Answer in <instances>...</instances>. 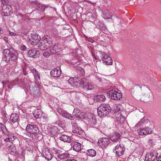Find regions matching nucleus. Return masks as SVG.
Listing matches in <instances>:
<instances>
[{
    "label": "nucleus",
    "instance_id": "nucleus-1",
    "mask_svg": "<svg viewBox=\"0 0 161 161\" xmlns=\"http://www.w3.org/2000/svg\"><path fill=\"white\" fill-rule=\"evenodd\" d=\"M18 57V53L11 47L4 49L3 51L2 59L6 63L8 62L11 59L14 62H17Z\"/></svg>",
    "mask_w": 161,
    "mask_h": 161
},
{
    "label": "nucleus",
    "instance_id": "nucleus-2",
    "mask_svg": "<svg viewBox=\"0 0 161 161\" xmlns=\"http://www.w3.org/2000/svg\"><path fill=\"white\" fill-rule=\"evenodd\" d=\"M25 134L33 139L38 140L41 134L38 127L34 125L28 124L26 127Z\"/></svg>",
    "mask_w": 161,
    "mask_h": 161
},
{
    "label": "nucleus",
    "instance_id": "nucleus-3",
    "mask_svg": "<svg viewBox=\"0 0 161 161\" xmlns=\"http://www.w3.org/2000/svg\"><path fill=\"white\" fill-rule=\"evenodd\" d=\"M98 115L101 117H103L109 114L111 111V108L108 104H102L97 108Z\"/></svg>",
    "mask_w": 161,
    "mask_h": 161
},
{
    "label": "nucleus",
    "instance_id": "nucleus-4",
    "mask_svg": "<svg viewBox=\"0 0 161 161\" xmlns=\"http://www.w3.org/2000/svg\"><path fill=\"white\" fill-rule=\"evenodd\" d=\"M52 41L51 39L48 36L45 38H44L40 42L38 46L39 49L41 50L47 49L49 47H51Z\"/></svg>",
    "mask_w": 161,
    "mask_h": 161
},
{
    "label": "nucleus",
    "instance_id": "nucleus-5",
    "mask_svg": "<svg viewBox=\"0 0 161 161\" xmlns=\"http://www.w3.org/2000/svg\"><path fill=\"white\" fill-rule=\"evenodd\" d=\"M107 94L109 95V97L112 99L116 100L120 99L122 97V93L118 92L115 89L108 92Z\"/></svg>",
    "mask_w": 161,
    "mask_h": 161
},
{
    "label": "nucleus",
    "instance_id": "nucleus-6",
    "mask_svg": "<svg viewBox=\"0 0 161 161\" xmlns=\"http://www.w3.org/2000/svg\"><path fill=\"white\" fill-rule=\"evenodd\" d=\"M158 153L154 150H152L151 152L147 153L145 156V161H155V158L157 159Z\"/></svg>",
    "mask_w": 161,
    "mask_h": 161
},
{
    "label": "nucleus",
    "instance_id": "nucleus-7",
    "mask_svg": "<svg viewBox=\"0 0 161 161\" xmlns=\"http://www.w3.org/2000/svg\"><path fill=\"white\" fill-rule=\"evenodd\" d=\"M110 139L107 137H103L99 138L97 142V145L100 147H105L110 143Z\"/></svg>",
    "mask_w": 161,
    "mask_h": 161
},
{
    "label": "nucleus",
    "instance_id": "nucleus-8",
    "mask_svg": "<svg viewBox=\"0 0 161 161\" xmlns=\"http://www.w3.org/2000/svg\"><path fill=\"white\" fill-rule=\"evenodd\" d=\"M57 112L63 117L71 120H74L75 117L66 111L61 108H59L57 109Z\"/></svg>",
    "mask_w": 161,
    "mask_h": 161
},
{
    "label": "nucleus",
    "instance_id": "nucleus-9",
    "mask_svg": "<svg viewBox=\"0 0 161 161\" xmlns=\"http://www.w3.org/2000/svg\"><path fill=\"white\" fill-rule=\"evenodd\" d=\"M42 153L45 158L48 160H51L53 157L49 150L46 147H43L42 150Z\"/></svg>",
    "mask_w": 161,
    "mask_h": 161
},
{
    "label": "nucleus",
    "instance_id": "nucleus-10",
    "mask_svg": "<svg viewBox=\"0 0 161 161\" xmlns=\"http://www.w3.org/2000/svg\"><path fill=\"white\" fill-rule=\"evenodd\" d=\"M137 131L138 134L141 136L148 135L152 133L153 132L152 129L148 127H146L143 129H140Z\"/></svg>",
    "mask_w": 161,
    "mask_h": 161
},
{
    "label": "nucleus",
    "instance_id": "nucleus-11",
    "mask_svg": "<svg viewBox=\"0 0 161 161\" xmlns=\"http://www.w3.org/2000/svg\"><path fill=\"white\" fill-rule=\"evenodd\" d=\"M125 149L120 145H117L114 148L113 151L116 154V156H120L122 155L124 152Z\"/></svg>",
    "mask_w": 161,
    "mask_h": 161
},
{
    "label": "nucleus",
    "instance_id": "nucleus-12",
    "mask_svg": "<svg viewBox=\"0 0 161 161\" xmlns=\"http://www.w3.org/2000/svg\"><path fill=\"white\" fill-rule=\"evenodd\" d=\"M31 38H30L29 41L31 43V44L32 45H36L38 42H39L41 40L40 36H38L36 34H31Z\"/></svg>",
    "mask_w": 161,
    "mask_h": 161
},
{
    "label": "nucleus",
    "instance_id": "nucleus-13",
    "mask_svg": "<svg viewBox=\"0 0 161 161\" xmlns=\"http://www.w3.org/2000/svg\"><path fill=\"white\" fill-rule=\"evenodd\" d=\"M12 8L11 6L9 5L5 6L3 9L1 14L5 16H8L10 15L12 12Z\"/></svg>",
    "mask_w": 161,
    "mask_h": 161
},
{
    "label": "nucleus",
    "instance_id": "nucleus-14",
    "mask_svg": "<svg viewBox=\"0 0 161 161\" xmlns=\"http://www.w3.org/2000/svg\"><path fill=\"white\" fill-rule=\"evenodd\" d=\"M28 53L30 57L35 58L39 57L40 55V52L38 50L32 48L28 51Z\"/></svg>",
    "mask_w": 161,
    "mask_h": 161
},
{
    "label": "nucleus",
    "instance_id": "nucleus-15",
    "mask_svg": "<svg viewBox=\"0 0 161 161\" xmlns=\"http://www.w3.org/2000/svg\"><path fill=\"white\" fill-rule=\"evenodd\" d=\"M73 115L74 116L80 119H84L85 118V114L83 112H81L78 109L75 108L73 112Z\"/></svg>",
    "mask_w": 161,
    "mask_h": 161
},
{
    "label": "nucleus",
    "instance_id": "nucleus-16",
    "mask_svg": "<svg viewBox=\"0 0 161 161\" xmlns=\"http://www.w3.org/2000/svg\"><path fill=\"white\" fill-rule=\"evenodd\" d=\"M74 79H76L75 84L74 85V87H78L80 85H84L86 82V80L84 78L80 79L74 77Z\"/></svg>",
    "mask_w": 161,
    "mask_h": 161
},
{
    "label": "nucleus",
    "instance_id": "nucleus-17",
    "mask_svg": "<svg viewBox=\"0 0 161 161\" xmlns=\"http://www.w3.org/2000/svg\"><path fill=\"white\" fill-rule=\"evenodd\" d=\"M71 123L73 126V132L77 134H81L82 130L81 128L78 127V124L75 122H72Z\"/></svg>",
    "mask_w": 161,
    "mask_h": 161
},
{
    "label": "nucleus",
    "instance_id": "nucleus-18",
    "mask_svg": "<svg viewBox=\"0 0 161 161\" xmlns=\"http://www.w3.org/2000/svg\"><path fill=\"white\" fill-rule=\"evenodd\" d=\"M47 7H46L45 5L44 4H39L37 6V7L36 10H34L33 12L34 13H36L38 12L39 15H40V14L43 12L45 9V8H47Z\"/></svg>",
    "mask_w": 161,
    "mask_h": 161
},
{
    "label": "nucleus",
    "instance_id": "nucleus-19",
    "mask_svg": "<svg viewBox=\"0 0 161 161\" xmlns=\"http://www.w3.org/2000/svg\"><path fill=\"white\" fill-rule=\"evenodd\" d=\"M61 71L58 69L55 68L50 72V74L52 76L55 77H59L61 74Z\"/></svg>",
    "mask_w": 161,
    "mask_h": 161
},
{
    "label": "nucleus",
    "instance_id": "nucleus-20",
    "mask_svg": "<svg viewBox=\"0 0 161 161\" xmlns=\"http://www.w3.org/2000/svg\"><path fill=\"white\" fill-rule=\"evenodd\" d=\"M48 130L51 134L53 136L55 135L58 132L57 127L54 125H51L48 126Z\"/></svg>",
    "mask_w": 161,
    "mask_h": 161
},
{
    "label": "nucleus",
    "instance_id": "nucleus-21",
    "mask_svg": "<svg viewBox=\"0 0 161 161\" xmlns=\"http://www.w3.org/2000/svg\"><path fill=\"white\" fill-rule=\"evenodd\" d=\"M59 138L61 141L65 142L70 143L71 142V137L64 134H61Z\"/></svg>",
    "mask_w": 161,
    "mask_h": 161
},
{
    "label": "nucleus",
    "instance_id": "nucleus-22",
    "mask_svg": "<svg viewBox=\"0 0 161 161\" xmlns=\"http://www.w3.org/2000/svg\"><path fill=\"white\" fill-rule=\"evenodd\" d=\"M121 112L118 113L116 114L117 120L120 124H123L125 121V117L122 115Z\"/></svg>",
    "mask_w": 161,
    "mask_h": 161
},
{
    "label": "nucleus",
    "instance_id": "nucleus-23",
    "mask_svg": "<svg viewBox=\"0 0 161 161\" xmlns=\"http://www.w3.org/2000/svg\"><path fill=\"white\" fill-rule=\"evenodd\" d=\"M73 148L74 151L76 152H79L81 149V145L80 143L75 142L73 143Z\"/></svg>",
    "mask_w": 161,
    "mask_h": 161
},
{
    "label": "nucleus",
    "instance_id": "nucleus-24",
    "mask_svg": "<svg viewBox=\"0 0 161 161\" xmlns=\"http://www.w3.org/2000/svg\"><path fill=\"white\" fill-rule=\"evenodd\" d=\"M94 24L96 27L102 30H105V28L104 26V25L99 20H95L94 21Z\"/></svg>",
    "mask_w": 161,
    "mask_h": 161
},
{
    "label": "nucleus",
    "instance_id": "nucleus-25",
    "mask_svg": "<svg viewBox=\"0 0 161 161\" xmlns=\"http://www.w3.org/2000/svg\"><path fill=\"white\" fill-rule=\"evenodd\" d=\"M10 121L13 124L18 122L19 120L18 114H12L10 117Z\"/></svg>",
    "mask_w": 161,
    "mask_h": 161
},
{
    "label": "nucleus",
    "instance_id": "nucleus-26",
    "mask_svg": "<svg viewBox=\"0 0 161 161\" xmlns=\"http://www.w3.org/2000/svg\"><path fill=\"white\" fill-rule=\"evenodd\" d=\"M50 52L52 54L58 55L59 54V50L58 49V46L56 44L54 45L50 49Z\"/></svg>",
    "mask_w": 161,
    "mask_h": 161
},
{
    "label": "nucleus",
    "instance_id": "nucleus-27",
    "mask_svg": "<svg viewBox=\"0 0 161 161\" xmlns=\"http://www.w3.org/2000/svg\"><path fill=\"white\" fill-rule=\"evenodd\" d=\"M103 16L105 19H110L112 16L111 13L109 12L107 9H104L103 12Z\"/></svg>",
    "mask_w": 161,
    "mask_h": 161
},
{
    "label": "nucleus",
    "instance_id": "nucleus-28",
    "mask_svg": "<svg viewBox=\"0 0 161 161\" xmlns=\"http://www.w3.org/2000/svg\"><path fill=\"white\" fill-rule=\"evenodd\" d=\"M105 99V96L103 95H97L94 97V99L96 101L100 102L104 101Z\"/></svg>",
    "mask_w": 161,
    "mask_h": 161
},
{
    "label": "nucleus",
    "instance_id": "nucleus-29",
    "mask_svg": "<svg viewBox=\"0 0 161 161\" xmlns=\"http://www.w3.org/2000/svg\"><path fill=\"white\" fill-rule=\"evenodd\" d=\"M30 71L33 73L35 78L36 80L40 79V76L38 72L35 69L31 68L30 69Z\"/></svg>",
    "mask_w": 161,
    "mask_h": 161
},
{
    "label": "nucleus",
    "instance_id": "nucleus-30",
    "mask_svg": "<svg viewBox=\"0 0 161 161\" xmlns=\"http://www.w3.org/2000/svg\"><path fill=\"white\" fill-rule=\"evenodd\" d=\"M120 136V135L119 133L115 132L110 137V139L113 141H115L118 140Z\"/></svg>",
    "mask_w": 161,
    "mask_h": 161
},
{
    "label": "nucleus",
    "instance_id": "nucleus-31",
    "mask_svg": "<svg viewBox=\"0 0 161 161\" xmlns=\"http://www.w3.org/2000/svg\"><path fill=\"white\" fill-rule=\"evenodd\" d=\"M85 84V85H83V87L87 90H92L93 89L94 87V85L92 82H87V84H86V83Z\"/></svg>",
    "mask_w": 161,
    "mask_h": 161
},
{
    "label": "nucleus",
    "instance_id": "nucleus-32",
    "mask_svg": "<svg viewBox=\"0 0 161 161\" xmlns=\"http://www.w3.org/2000/svg\"><path fill=\"white\" fill-rule=\"evenodd\" d=\"M148 119L145 117H143L136 125L137 127L141 126L147 122Z\"/></svg>",
    "mask_w": 161,
    "mask_h": 161
},
{
    "label": "nucleus",
    "instance_id": "nucleus-33",
    "mask_svg": "<svg viewBox=\"0 0 161 161\" xmlns=\"http://www.w3.org/2000/svg\"><path fill=\"white\" fill-rule=\"evenodd\" d=\"M89 124L92 127H94L96 124V120L95 117H91L88 120Z\"/></svg>",
    "mask_w": 161,
    "mask_h": 161
},
{
    "label": "nucleus",
    "instance_id": "nucleus-34",
    "mask_svg": "<svg viewBox=\"0 0 161 161\" xmlns=\"http://www.w3.org/2000/svg\"><path fill=\"white\" fill-rule=\"evenodd\" d=\"M86 153L90 156L93 157L96 154V151L93 149H90L87 150Z\"/></svg>",
    "mask_w": 161,
    "mask_h": 161
},
{
    "label": "nucleus",
    "instance_id": "nucleus-35",
    "mask_svg": "<svg viewBox=\"0 0 161 161\" xmlns=\"http://www.w3.org/2000/svg\"><path fill=\"white\" fill-rule=\"evenodd\" d=\"M42 112L40 110L37 109L35 110L33 113L34 117L36 118H39L41 117Z\"/></svg>",
    "mask_w": 161,
    "mask_h": 161
},
{
    "label": "nucleus",
    "instance_id": "nucleus-36",
    "mask_svg": "<svg viewBox=\"0 0 161 161\" xmlns=\"http://www.w3.org/2000/svg\"><path fill=\"white\" fill-rule=\"evenodd\" d=\"M143 93L144 95L149 97L150 96V90L147 87H144L142 90Z\"/></svg>",
    "mask_w": 161,
    "mask_h": 161
},
{
    "label": "nucleus",
    "instance_id": "nucleus-37",
    "mask_svg": "<svg viewBox=\"0 0 161 161\" xmlns=\"http://www.w3.org/2000/svg\"><path fill=\"white\" fill-rule=\"evenodd\" d=\"M76 79L74 77L70 78L68 80L69 84L72 87H74V85L75 84Z\"/></svg>",
    "mask_w": 161,
    "mask_h": 161
},
{
    "label": "nucleus",
    "instance_id": "nucleus-38",
    "mask_svg": "<svg viewBox=\"0 0 161 161\" xmlns=\"http://www.w3.org/2000/svg\"><path fill=\"white\" fill-rule=\"evenodd\" d=\"M101 55L103 56L102 60L103 61L104 60L106 59H108L107 58H109V59L110 60V62L109 63H111V58L107 54L104 52H103L101 53Z\"/></svg>",
    "mask_w": 161,
    "mask_h": 161
},
{
    "label": "nucleus",
    "instance_id": "nucleus-39",
    "mask_svg": "<svg viewBox=\"0 0 161 161\" xmlns=\"http://www.w3.org/2000/svg\"><path fill=\"white\" fill-rule=\"evenodd\" d=\"M69 154L65 153L58 154L57 155V157L61 159H64L69 157Z\"/></svg>",
    "mask_w": 161,
    "mask_h": 161
},
{
    "label": "nucleus",
    "instance_id": "nucleus-40",
    "mask_svg": "<svg viewBox=\"0 0 161 161\" xmlns=\"http://www.w3.org/2000/svg\"><path fill=\"white\" fill-rule=\"evenodd\" d=\"M121 108L122 106L121 105H116L114 107V110L116 113L118 112H119L121 111Z\"/></svg>",
    "mask_w": 161,
    "mask_h": 161
},
{
    "label": "nucleus",
    "instance_id": "nucleus-41",
    "mask_svg": "<svg viewBox=\"0 0 161 161\" xmlns=\"http://www.w3.org/2000/svg\"><path fill=\"white\" fill-rule=\"evenodd\" d=\"M108 59H106L103 61L104 63H105V64L108 65H112V64L113 63V60L111 59V63H109L110 62V61H109V58H107Z\"/></svg>",
    "mask_w": 161,
    "mask_h": 161
},
{
    "label": "nucleus",
    "instance_id": "nucleus-42",
    "mask_svg": "<svg viewBox=\"0 0 161 161\" xmlns=\"http://www.w3.org/2000/svg\"><path fill=\"white\" fill-rule=\"evenodd\" d=\"M51 54H52L51 53V52L49 53L48 52H44L43 53V55L46 58L48 57L51 55Z\"/></svg>",
    "mask_w": 161,
    "mask_h": 161
},
{
    "label": "nucleus",
    "instance_id": "nucleus-43",
    "mask_svg": "<svg viewBox=\"0 0 161 161\" xmlns=\"http://www.w3.org/2000/svg\"><path fill=\"white\" fill-rule=\"evenodd\" d=\"M17 16L18 18L20 19H19V23L20 22V21L22 20V17H23V15L22 14H19L18 15H17Z\"/></svg>",
    "mask_w": 161,
    "mask_h": 161
},
{
    "label": "nucleus",
    "instance_id": "nucleus-44",
    "mask_svg": "<svg viewBox=\"0 0 161 161\" xmlns=\"http://www.w3.org/2000/svg\"><path fill=\"white\" fill-rule=\"evenodd\" d=\"M52 149L54 150V151L56 153H60L62 151L56 148H55L54 147H53L52 148Z\"/></svg>",
    "mask_w": 161,
    "mask_h": 161
},
{
    "label": "nucleus",
    "instance_id": "nucleus-45",
    "mask_svg": "<svg viewBox=\"0 0 161 161\" xmlns=\"http://www.w3.org/2000/svg\"><path fill=\"white\" fill-rule=\"evenodd\" d=\"M148 143L149 145L151 146H152L153 143V140L151 139H149L148 141Z\"/></svg>",
    "mask_w": 161,
    "mask_h": 161
},
{
    "label": "nucleus",
    "instance_id": "nucleus-46",
    "mask_svg": "<svg viewBox=\"0 0 161 161\" xmlns=\"http://www.w3.org/2000/svg\"><path fill=\"white\" fill-rule=\"evenodd\" d=\"M2 2L3 5H5L7 4L6 6H8V5L7 4L8 3V0H2Z\"/></svg>",
    "mask_w": 161,
    "mask_h": 161
},
{
    "label": "nucleus",
    "instance_id": "nucleus-47",
    "mask_svg": "<svg viewBox=\"0 0 161 161\" xmlns=\"http://www.w3.org/2000/svg\"><path fill=\"white\" fill-rule=\"evenodd\" d=\"M24 140L28 145H29V143H31V140L29 138H25L24 139Z\"/></svg>",
    "mask_w": 161,
    "mask_h": 161
},
{
    "label": "nucleus",
    "instance_id": "nucleus-48",
    "mask_svg": "<svg viewBox=\"0 0 161 161\" xmlns=\"http://www.w3.org/2000/svg\"><path fill=\"white\" fill-rule=\"evenodd\" d=\"M2 131H3V134H4L5 135H8V131L6 128H4V129H3V130H2Z\"/></svg>",
    "mask_w": 161,
    "mask_h": 161
},
{
    "label": "nucleus",
    "instance_id": "nucleus-49",
    "mask_svg": "<svg viewBox=\"0 0 161 161\" xmlns=\"http://www.w3.org/2000/svg\"><path fill=\"white\" fill-rule=\"evenodd\" d=\"M26 49V47L24 45L21 46L20 47V50L22 51H25Z\"/></svg>",
    "mask_w": 161,
    "mask_h": 161
},
{
    "label": "nucleus",
    "instance_id": "nucleus-50",
    "mask_svg": "<svg viewBox=\"0 0 161 161\" xmlns=\"http://www.w3.org/2000/svg\"><path fill=\"white\" fill-rule=\"evenodd\" d=\"M26 150L29 151L31 153L32 152V148L29 147H26L25 148Z\"/></svg>",
    "mask_w": 161,
    "mask_h": 161
},
{
    "label": "nucleus",
    "instance_id": "nucleus-51",
    "mask_svg": "<svg viewBox=\"0 0 161 161\" xmlns=\"http://www.w3.org/2000/svg\"><path fill=\"white\" fill-rule=\"evenodd\" d=\"M6 127L3 125V124L1 123H0V128L2 130H3V129H4Z\"/></svg>",
    "mask_w": 161,
    "mask_h": 161
},
{
    "label": "nucleus",
    "instance_id": "nucleus-52",
    "mask_svg": "<svg viewBox=\"0 0 161 161\" xmlns=\"http://www.w3.org/2000/svg\"><path fill=\"white\" fill-rule=\"evenodd\" d=\"M96 79L97 81L100 82L101 81V78L98 76H96Z\"/></svg>",
    "mask_w": 161,
    "mask_h": 161
},
{
    "label": "nucleus",
    "instance_id": "nucleus-53",
    "mask_svg": "<svg viewBox=\"0 0 161 161\" xmlns=\"http://www.w3.org/2000/svg\"><path fill=\"white\" fill-rule=\"evenodd\" d=\"M9 34L11 36H15L16 35V33L13 32H9Z\"/></svg>",
    "mask_w": 161,
    "mask_h": 161
},
{
    "label": "nucleus",
    "instance_id": "nucleus-54",
    "mask_svg": "<svg viewBox=\"0 0 161 161\" xmlns=\"http://www.w3.org/2000/svg\"><path fill=\"white\" fill-rule=\"evenodd\" d=\"M66 161H77L76 160L73 159H68Z\"/></svg>",
    "mask_w": 161,
    "mask_h": 161
},
{
    "label": "nucleus",
    "instance_id": "nucleus-55",
    "mask_svg": "<svg viewBox=\"0 0 161 161\" xmlns=\"http://www.w3.org/2000/svg\"><path fill=\"white\" fill-rule=\"evenodd\" d=\"M3 39L4 40H5L6 42H8V39L7 37H4L3 38Z\"/></svg>",
    "mask_w": 161,
    "mask_h": 161
},
{
    "label": "nucleus",
    "instance_id": "nucleus-56",
    "mask_svg": "<svg viewBox=\"0 0 161 161\" xmlns=\"http://www.w3.org/2000/svg\"><path fill=\"white\" fill-rule=\"evenodd\" d=\"M10 138H7L4 139V141L6 142H8L10 141Z\"/></svg>",
    "mask_w": 161,
    "mask_h": 161
},
{
    "label": "nucleus",
    "instance_id": "nucleus-57",
    "mask_svg": "<svg viewBox=\"0 0 161 161\" xmlns=\"http://www.w3.org/2000/svg\"><path fill=\"white\" fill-rule=\"evenodd\" d=\"M3 117L5 119H7L6 116L5 114H3Z\"/></svg>",
    "mask_w": 161,
    "mask_h": 161
},
{
    "label": "nucleus",
    "instance_id": "nucleus-58",
    "mask_svg": "<svg viewBox=\"0 0 161 161\" xmlns=\"http://www.w3.org/2000/svg\"><path fill=\"white\" fill-rule=\"evenodd\" d=\"M3 31L2 30L1 28L0 27V34H3Z\"/></svg>",
    "mask_w": 161,
    "mask_h": 161
},
{
    "label": "nucleus",
    "instance_id": "nucleus-59",
    "mask_svg": "<svg viewBox=\"0 0 161 161\" xmlns=\"http://www.w3.org/2000/svg\"><path fill=\"white\" fill-rule=\"evenodd\" d=\"M93 58H95L96 59L94 56H93Z\"/></svg>",
    "mask_w": 161,
    "mask_h": 161
},
{
    "label": "nucleus",
    "instance_id": "nucleus-60",
    "mask_svg": "<svg viewBox=\"0 0 161 161\" xmlns=\"http://www.w3.org/2000/svg\"><path fill=\"white\" fill-rule=\"evenodd\" d=\"M158 161H161V160H158Z\"/></svg>",
    "mask_w": 161,
    "mask_h": 161
}]
</instances>
